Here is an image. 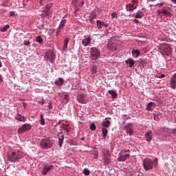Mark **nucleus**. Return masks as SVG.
<instances>
[{"label":"nucleus","mask_w":176,"mask_h":176,"mask_svg":"<svg viewBox=\"0 0 176 176\" xmlns=\"http://www.w3.org/2000/svg\"><path fill=\"white\" fill-rule=\"evenodd\" d=\"M7 159L11 163H16V162H20L21 159H23V154L20 153L19 151H12L8 155Z\"/></svg>","instance_id":"nucleus-1"},{"label":"nucleus","mask_w":176,"mask_h":176,"mask_svg":"<svg viewBox=\"0 0 176 176\" xmlns=\"http://www.w3.org/2000/svg\"><path fill=\"white\" fill-rule=\"evenodd\" d=\"M130 150L127 148H124L120 151L118 154V157L117 159L118 162H126L128 157H130Z\"/></svg>","instance_id":"nucleus-2"},{"label":"nucleus","mask_w":176,"mask_h":176,"mask_svg":"<svg viewBox=\"0 0 176 176\" xmlns=\"http://www.w3.org/2000/svg\"><path fill=\"white\" fill-rule=\"evenodd\" d=\"M160 53L162 56H168L171 54V47L168 44H164L160 47Z\"/></svg>","instance_id":"nucleus-3"},{"label":"nucleus","mask_w":176,"mask_h":176,"mask_svg":"<svg viewBox=\"0 0 176 176\" xmlns=\"http://www.w3.org/2000/svg\"><path fill=\"white\" fill-rule=\"evenodd\" d=\"M100 56H101V52L100 50H98V49H97V47H94L91 48L89 56L91 60H94V61H96V60H97Z\"/></svg>","instance_id":"nucleus-4"},{"label":"nucleus","mask_w":176,"mask_h":176,"mask_svg":"<svg viewBox=\"0 0 176 176\" xmlns=\"http://www.w3.org/2000/svg\"><path fill=\"white\" fill-rule=\"evenodd\" d=\"M41 147L43 149H50L53 146V142L47 138V139H43L40 143Z\"/></svg>","instance_id":"nucleus-5"},{"label":"nucleus","mask_w":176,"mask_h":176,"mask_svg":"<svg viewBox=\"0 0 176 176\" xmlns=\"http://www.w3.org/2000/svg\"><path fill=\"white\" fill-rule=\"evenodd\" d=\"M143 166L146 171H149V170L153 168V161L151 159L146 157L143 161Z\"/></svg>","instance_id":"nucleus-6"},{"label":"nucleus","mask_w":176,"mask_h":176,"mask_svg":"<svg viewBox=\"0 0 176 176\" xmlns=\"http://www.w3.org/2000/svg\"><path fill=\"white\" fill-rule=\"evenodd\" d=\"M103 153L104 155L102 160L104 162V164L108 165L109 163H111V154H109V152L108 151H104Z\"/></svg>","instance_id":"nucleus-7"},{"label":"nucleus","mask_w":176,"mask_h":176,"mask_svg":"<svg viewBox=\"0 0 176 176\" xmlns=\"http://www.w3.org/2000/svg\"><path fill=\"white\" fill-rule=\"evenodd\" d=\"M90 43H91V37L90 35L84 36V39L82 40V46H89Z\"/></svg>","instance_id":"nucleus-8"},{"label":"nucleus","mask_w":176,"mask_h":176,"mask_svg":"<svg viewBox=\"0 0 176 176\" xmlns=\"http://www.w3.org/2000/svg\"><path fill=\"white\" fill-rule=\"evenodd\" d=\"M31 124H25L18 130V133L23 134V133L28 131V130H31Z\"/></svg>","instance_id":"nucleus-9"},{"label":"nucleus","mask_w":176,"mask_h":176,"mask_svg":"<svg viewBox=\"0 0 176 176\" xmlns=\"http://www.w3.org/2000/svg\"><path fill=\"white\" fill-rule=\"evenodd\" d=\"M125 130L126 131V133L129 134V135H133V134L134 133V126H133V124H127L125 126Z\"/></svg>","instance_id":"nucleus-10"},{"label":"nucleus","mask_w":176,"mask_h":176,"mask_svg":"<svg viewBox=\"0 0 176 176\" xmlns=\"http://www.w3.org/2000/svg\"><path fill=\"white\" fill-rule=\"evenodd\" d=\"M157 14L160 16V17H163V16H168L170 14V12L167 10V8H164L162 10H157Z\"/></svg>","instance_id":"nucleus-11"},{"label":"nucleus","mask_w":176,"mask_h":176,"mask_svg":"<svg viewBox=\"0 0 176 176\" xmlns=\"http://www.w3.org/2000/svg\"><path fill=\"white\" fill-rule=\"evenodd\" d=\"M65 24H67V19H63L60 21V23L56 31V36H58V35L60 34V32L61 31V30H63V28H64L65 27Z\"/></svg>","instance_id":"nucleus-12"},{"label":"nucleus","mask_w":176,"mask_h":176,"mask_svg":"<svg viewBox=\"0 0 176 176\" xmlns=\"http://www.w3.org/2000/svg\"><path fill=\"white\" fill-rule=\"evenodd\" d=\"M52 168H54V166L53 165L44 166L43 169L42 170L43 175H47V173H49V171H50V170H52Z\"/></svg>","instance_id":"nucleus-13"},{"label":"nucleus","mask_w":176,"mask_h":176,"mask_svg":"<svg viewBox=\"0 0 176 176\" xmlns=\"http://www.w3.org/2000/svg\"><path fill=\"white\" fill-rule=\"evenodd\" d=\"M46 57L47 58H48V60H50V63H54L56 58V55L54 54L53 51H50L47 53Z\"/></svg>","instance_id":"nucleus-14"},{"label":"nucleus","mask_w":176,"mask_h":176,"mask_svg":"<svg viewBox=\"0 0 176 176\" xmlns=\"http://www.w3.org/2000/svg\"><path fill=\"white\" fill-rule=\"evenodd\" d=\"M153 134V132L152 131H148L145 133L144 137L147 142H151V141H152Z\"/></svg>","instance_id":"nucleus-15"},{"label":"nucleus","mask_w":176,"mask_h":176,"mask_svg":"<svg viewBox=\"0 0 176 176\" xmlns=\"http://www.w3.org/2000/svg\"><path fill=\"white\" fill-rule=\"evenodd\" d=\"M170 85L171 89H176V74H175L170 78Z\"/></svg>","instance_id":"nucleus-16"},{"label":"nucleus","mask_w":176,"mask_h":176,"mask_svg":"<svg viewBox=\"0 0 176 176\" xmlns=\"http://www.w3.org/2000/svg\"><path fill=\"white\" fill-rule=\"evenodd\" d=\"M58 146L61 148L63 146V143L64 142V135L63 132H60L58 133Z\"/></svg>","instance_id":"nucleus-17"},{"label":"nucleus","mask_w":176,"mask_h":176,"mask_svg":"<svg viewBox=\"0 0 176 176\" xmlns=\"http://www.w3.org/2000/svg\"><path fill=\"white\" fill-rule=\"evenodd\" d=\"M109 120H111V118H107L102 121V127H109V126H111V121H109Z\"/></svg>","instance_id":"nucleus-18"},{"label":"nucleus","mask_w":176,"mask_h":176,"mask_svg":"<svg viewBox=\"0 0 176 176\" xmlns=\"http://www.w3.org/2000/svg\"><path fill=\"white\" fill-rule=\"evenodd\" d=\"M77 100L78 102H80L81 104H86V99L85 98L84 94L78 95L77 97Z\"/></svg>","instance_id":"nucleus-19"},{"label":"nucleus","mask_w":176,"mask_h":176,"mask_svg":"<svg viewBox=\"0 0 176 176\" xmlns=\"http://www.w3.org/2000/svg\"><path fill=\"white\" fill-rule=\"evenodd\" d=\"M125 62L126 64H128L129 68H132V67H134V64H135V61L131 58L126 60Z\"/></svg>","instance_id":"nucleus-20"},{"label":"nucleus","mask_w":176,"mask_h":176,"mask_svg":"<svg viewBox=\"0 0 176 176\" xmlns=\"http://www.w3.org/2000/svg\"><path fill=\"white\" fill-rule=\"evenodd\" d=\"M96 25H97L98 30H102V28L104 27V25H105V23L100 20H98L96 21Z\"/></svg>","instance_id":"nucleus-21"},{"label":"nucleus","mask_w":176,"mask_h":176,"mask_svg":"<svg viewBox=\"0 0 176 176\" xmlns=\"http://www.w3.org/2000/svg\"><path fill=\"white\" fill-rule=\"evenodd\" d=\"M137 8L136 6H134L133 4L129 3L126 5V10L128 12H133V10H135Z\"/></svg>","instance_id":"nucleus-22"},{"label":"nucleus","mask_w":176,"mask_h":176,"mask_svg":"<svg viewBox=\"0 0 176 176\" xmlns=\"http://www.w3.org/2000/svg\"><path fill=\"white\" fill-rule=\"evenodd\" d=\"M155 109V102H150L146 106L147 111H153Z\"/></svg>","instance_id":"nucleus-23"},{"label":"nucleus","mask_w":176,"mask_h":176,"mask_svg":"<svg viewBox=\"0 0 176 176\" xmlns=\"http://www.w3.org/2000/svg\"><path fill=\"white\" fill-rule=\"evenodd\" d=\"M131 54L133 57H134V58H137V57H138L140 54H141V53L138 50H133L131 52Z\"/></svg>","instance_id":"nucleus-24"},{"label":"nucleus","mask_w":176,"mask_h":176,"mask_svg":"<svg viewBox=\"0 0 176 176\" xmlns=\"http://www.w3.org/2000/svg\"><path fill=\"white\" fill-rule=\"evenodd\" d=\"M15 119H16V120H19V122H25V120H26L25 117L21 116V115H20V114H17V115L15 116Z\"/></svg>","instance_id":"nucleus-25"},{"label":"nucleus","mask_w":176,"mask_h":176,"mask_svg":"<svg viewBox=\"0 0 176 176\" xmlns=\"http://www.w3.org/2000/svg\"><path fill=\"white\" fill-rule=\"evenodd\" d=\"M97 18V14L95 12H92L89 15V21L90 23H93L94 19Z\"/></svg>","instance_id":"nucleus-26"},{"label":"nucleus","mask_w":176,"mask_h":176,"mask_svg":"<svg viewBox=\"0 0 176 176\" xmlns=\"http://www.w3.org/2000/svg\"><path fill=\"white\" fill-rule=\"evenodd\" d=\"M54 83L56 86H63V84L64 83V79H63V78H59L58 80L54 82Z\"/></svg>","instance_id":"nucleus-27"},{"label":"nucleus","mask_w":176,"mask_h":176,"mask_svg":"<svg viewBox=\"0 0 176 176\" xmlns=\"http://www.w3.org/2000/svg\"><path fill=\"white\" fill-rule=\"evenodd\" d=\"M109 94L112 96V98H118V94L113 90L108 91Z\"/></svg>","instance_id":"nucleus-28"},{"label":"nucleus","mask_w":176,"mask_h":176,"mask_svg":"<svg viewBox=\"0 0 176 176\" xmlns=\"http://www.w3.org/2000/svg\"><path fill=\"white\" fill-rule=\"evenodd\" d=\"M69 42V38H66L63 44V50H67L68 47V43Z\"/></svg>","instance_id":"nucleus-29"},{"label":"nucleus","mask_w":176,"mask_h":176,"mask_svg":"<svg viewBox=\"0 0 176 176\" xmlns=\"http://www.w3.org/2000/svg\"><path fill=\"white\" fill-rule=\"evenodd\" d=\"M9 28H10V25H6L4 27L1 28L0 31L1 32H6Z\"/></svg>","instance_id":"nucleus-30"},{"label":"nucleus","mask_w":176,"mask_h":176,"mask_svg":"<svg viewBox=\"0 0 176 176\" xmlns=\"http://www.w3.org/2000/svg\"><path fill=\"white\" fill-rule=\"evenodd\" d=\"M109 49L111 50V52H115V50H116V44L115 43L109 44Z\"/></svg>","instance_id":"nucleus-31"},{"label":"nucleus","mask_w":176,"mask_h":176,"mask_svg":"<svg viewBox=\"0 0 176 176\" xmlns=\"http://www.w3.org/2000/svg\"><path fill=\"white\" fill-rule=\"evenodd\" d=\"M102 132L103 138L105 140V138H107V136L108 135V130L106 128H102Z\"/></svg>","instance_id":"nucleus-32"},{"label":"nucleus","mask_w":176,"mask_h":176,"mask_svg":"<svg viewBox=\"0 0 176 176\" xmlns=\"http://www.w3.org/2000/svg\"><path fill=\"white\" fill-rule=\"evenodd\" d=\"M144 16V12L139 11L135 14V19H142V16Z\"/></svg>","instance_id":"nucleus-33"},{"label":"nucleus","mask_w":176,"mask_h":176,"mask_svg":"<svg viewBox=\"0 0 176 176\" xmlns=\"http://www.w3.org/2000/svg\"><path fill=\"white\" fill-rule=\"evenodd\" d=\"M40 124L41 126H45V118H43V114H41L40 116Z\"/></svg>","instance_id":"nucleus-34"},{"label":"nucleus","mask_w":176,"mask_h":176,"mask_svg":"<svg viewBox=\"0 0 176 176\" xmlns=\"http://www.w3.org/2000/svg\"><path fill=\"white\" fill-rule=\"evenodd\" d=\"M36 42H37L38 43H43V39H42V37L41 36H38L36 38Z\"/></svg>","instance_id":"nucleus-35"},{"label":"nucleus","mask_w":176,"mask_h":176,"mask_svg":"<svg viewBox=\"0 0 176 176\" xmlns=\"http://www.w3.org/2000/svg\"><path fill=\"white\" fill-rule=\"evenodd\" d=\"M82 173L85 174V175H90V170H89L87 168H84Z\"/></svg>","instance_id":"nucleus-36"},{"label":"nucleus","mask_w":176,"mask_h":176,"mask_svg":"<svg viewBox=\"0 0 176 176\" xmlns=\"http://www.w3.org/2000/svg\"><path fill=\"white\" fill-rule=\"evenodd\" d=\"M92 74H97V66H93L91 69Z\"/></svg>","instance_id":"nucleus-37"},{"label":"nucleus","mask_w":176,"mask_h":176,"mask_svg":"<svg viewBox=\"0 0 176 176\" xmlns=\"http://www.w3.org/2000/svg\"><path fill=\"white\" fill-rule=\"evenodd\" d=\"M90 129L92 131H94L96 130V124H91L90 125Z\"/></svg>","instance_id":"nucleus-38"},{"label":"nucleus","mask_w":176,"mask_h":176,"mask_svg":"<svg viewBox=\"0 0 176 176\" xmlns=\"http://www.w3.org/2000/svg\"><path fill=\"white\" fill-rule=\"evenodd\" d=\"M49 10H50V6H49V5H47L45 6V13H49Z\"/></svg>","instance_id":"nucleus-39"},{"label":"nucleus","mask_w":176,"mask_h":176,"mask_svg":"<svg viewBox=\"0 0 176 176\" xmlns=\"http://www.w3.org/2000/svg\"><path fill=\"white\" fill-rule=\"evenodd\" d=\"M64 100H65L66 102H68V101L69 100V96L65 95L64 96Z\"/></svg>","instance_id":"nucleus-40"},{"label":"nucleus","mask_w":176,"mask_h":176,"mask_svg":"<svg viewBox=\"0 0 176 176\" xmlns=\"http://www.w3.org/2000/svg\"><path fill=\"white\" fill-rule=\"evenodd\" d=\"M30 41H25L24 42H23V45H25V46H30Z\"/></svg>","instance_id":"nucleus-41"},{"label":"nucleus","mask_w":176,"mask_h":176,"mask_svg":"<svg viewBox=\"0 0 176 176\" xmlns=\"http://www.w3.org/2000/svg\"><path fill=\"white\" fill-rule=\"evenodd\" d=\"M47 107L48 109H53V106H52V103H49Z\"/></svg>","instance_id":"nucleus-42"},{"label":"nucleus","mask_w":176,"mask_h":176,"mask_svg":"<svg viewBox=\"0 0 176 176\" xmlns=\"http://www.w3.org/2000/svg\"><path fill=\"white\" fill-rule=\"evenodd\" d=\"M157 6H159V8H162V6H164V2H162L160 3L157 4Z\"/></svg>","instance_id":"nucleus-43"},{"label":"nucleus","mask_w":176,"mask_h":176,"mask_svg":"<svg viewBox=\"0 0 176 176\" xmlns=\"http://www.w3.org/2000/svg\"><path fill=\"white\" fill-rule=\"evenodd\" d=\"M111 17H112V19H116V12L112 13L111 14Z\"/></svg>","instance_id":"nucleus-44"},{"label":"nucleus","mask_w":176,"mask_h":176,"mask_svg":"<svg viewBox=\"0 0 176 176\" xmlns=\"http://www.w3.org/2000/svg\"><path fill=\"white\" fill-rule=\"evenodd\" d=\"M154 120H155L156 122H159V117H157V116H154Z\"/></svg>","instance_id":"nucleus-45"},{"label":"nucleus","mask_w":176,"mask_h":176,"mask_svg":"<svg viewBox=\"0 0 176 176\" xmlns=\"http://www.w3.org/2000/svg\"><path fill=\"white\" fill-rule=\"evenodd\" d=\"M65 131H67V133H69V129H68V126L65 128Z\"/></svg>","instance_id":"nucleus-46"},{"label":"nucleus","mask_w":176,"mask_h":176,"mask_svg":"<svg viewBox=\"0 0 176 176\" xmlns=\"http://www.w3.org/2000/svg\"><path fill=\"white\" fill-rule=\"evenodd\" d=\"M94 156H95V159H97V157H98V153H95Z\"/></svg>","instance_id":"nucleus-47"},{"label":"nucleus","mask_w":176,"mask_h":176,"mask_svg":"<svg viewBox=\"0 0 176 176\" xmlns=\"http://www.w3.org/2000/svg\"><path fill=\"white\" fill-rule=\"evenodd\" d=\"M135 23H136V24H138V23H140V21L138 19H134Z\"/></svg>","instance_id":"nucleus-48"},{"label":"nucleus","mask_w":176,"mask_h":176,"mask_svg":"<svg viewBox=\"0 0 176 176\" xmlns=\"http://www.w3.org/2000/svg\"><path fill=\"white\" fill-rule=\"evenodd\" d=\"M10 16H14V12H10Z\"/></svg>","instance_id":"nucleus-49"},{"label":"nucleus","mask_w":176,"mask_h":176,"mask_svg":"<svg viewBox=\"0 0 176 176\" xmlns=\"http://www.w3.org/2000/svg\"><path fill=\"white\" fill-rule=\"evenodd\" d=\"M40 5L41 6L43 5V0H40Z\"/></svg>","instance_id":"nucleus-50"},{"label":"nucleus","mask_w":176,"mask_h":176,"mask_svg":"<svg viewBox=\"0 0 176 176\" xmlns=\"http://www.w3.org/2000/svg\"><path fill=\"white\" fill-rule=\"evenodd\" d=\"M173 134H176V129L173 130Z\"/></svg>","instance_id":"nucleus-51"},{"label":"nucleus","mask_w":176,"mask_h":176,"mask_svg":"<svg viewBox=\"0 0 176 176\" xmlns=\"http://www.w3.org/2000/svg\"><path fill=\"white\" fill-rule=\"evenodd\" d=\"M165 76H166V75L162 74L160 78H164Z\"/></svg>","instance_id":"nucleus-52"},{"label":"nucleus","mask_w":176,"mask_h":176,"mask_svg":"<svg viewBox=\"0 0 176 176\" xmlns=\"http://www.w3.org/2000/svg\"><path fill=\"white\" fill-rule=\"evenodd\" d=\"M171 1H172L173 3H175V4H176V0H171Z\"/></svg>","instance_id":"nucleus-53"},{"label":"nucleus","mask_w":176,"mask_h":176,"mask_svg":"<svg viewBox=\"0 0 176 176\" xmlns=\"http://www.w3.org/2000/svg\"><path fill=\"white\" fill-rule=\"evenodd\" d=\"M103 27L108 28V25H107V24L104 23V25H103Z\"/></svg>","instance_id":"nucleus-54"},{"label":"nucleus","mask_w":176,"mask_h":176,"mask_svg":"<svg viewBox=\"0 0 176 176\" xmlns=\"http://www.w3.org/2000/svg\"><path fill=\"white\" fill-rule=\"evenodd\" d=\"M41 105H43V104H45V102L44 101L41 102Z\"/></svg>","instance_id":"nucleus-55"},{"label":"nucleus","mask_w":176,"mask_h":176,"mask_svg":"<svg viewBox=\"0 0 176 176\" xmlns=\"http://www.w3.org/2000/svg\"><path fill=\"white\" fill-rule=\"evenodd\" d=\"M0 80H2V75L0 74Z\"/></svg>","instance_id":"nucleus-56"},{"label":"nucleus","mask_w":176,"mask_h":176,"mask_svg":"<svg viewBox=\"0 0 176 176\" xmlns=\"http://www.w3.org/2000/svg\"><path fill=\"white\" fill-rule=\"evenodd\" d=\"M81 3H82L81 6H83L85 3L83 1H81Z\"/></svg>","instance_id":"nucleus-57"},{"label":"nucleus","mask_w":176,"mask_h":176,"mask_svg":"<svg viewBox=\"0 0 176 176\" xmlns=\"http://www.w3.org/2000/svg\"><path fill=\"white\" fill-rule=\"evenodd\" d=\"M81 141H85V138H82Z\"/></svg>","instance_id":"nucleus-58"},{"label":"nucleus","mask_w":176,"mask_h":176,"mask_svg":"<svg viewBox=\"0 0 176 176\" xmlns=\"http://www.w3.org/2000/svg\"><path fill=\"white\" fill-rule=\"evenodd\" d=\"M2 67V63L0 60V67Z\"/></svg>","instance_id":"nucleus-59"},{"label":"nucleus","mask_w":176,"mask_h":176,"mask_svg":"<svg viewBox=\"0 0 176 176\" xmlns=\"http://www.w3.org/2000/svg\"><path fill=\"white\" fill-rule=\"evenodd\" d=\"M144 63V60L140 61V63Z\"/></svg>","instance_id":"nucleus-60"}]
</instances>
